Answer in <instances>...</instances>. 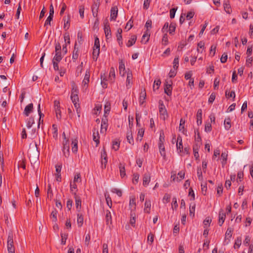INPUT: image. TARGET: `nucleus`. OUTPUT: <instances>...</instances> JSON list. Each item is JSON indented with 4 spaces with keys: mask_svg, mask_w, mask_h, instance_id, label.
Listing matches in <instances>:
<instances>
[{
    "mask_svg": "<svg viewBox=\"0 0 253 253\" xmlns=\"http://www.w3.org/2000/svg\"><path fill=\"white\" fill-rule=\"evenodd\" d=\"M107 127H108V120H107V118L102 119L100 132L103 133H105L107 130Z\"/></svg>",
    "mask_w": 253,
    "mask_h": 253,
    "instance_id": "obj_11",
    "label": "nucleus"
},
{
    "mask_svg": "<svg viewBox=\"0 0 253 253\" xmlns=\"http://www.w3.org/2000/svg\"><path fill=\"white\" fill-rule=\"evenodd\" d=\"M100 53V48L93 47L92 52V58L94 60L96 61Z\"/></svg>",
    "mask_w": 253,
    "mask_h": 253,
    "instance_id": "obj_28",
    "label": "nucleus"
},
{
    "mask_svg": "<svg viewBox=\"0 0 253 253\" xmlns=\"http://www.w3.org/2000/svg\"><path fill=\"white\" fill-rule=\"evenodd\" d=\"M52 130H53V137L54 138H56L57 137V135H58V133H57V131H58V129H57V127L56 126V125H52Z\"/></svg>",
    "mask_w": 253,
    "mask_h": 253,
    "instance_id": "obj_44",
    "label": "nucleus"
},
{
    "mask_svg": "<svg viewBox=\"0 0 253 253\" xmlns=\"http://www.w3.org/2000/svg\"><path fill=\"white\" fill-rule=\"evenodd\" d=\"M84 222V217L82 215L78 214L77 223L79 227H81Z\"/></svg>",
    "mask_w": 253,
    "mask_h": 253,
    "instance_id": "obj_41",
    "label": "nucleus"
},
{
    "mask_svg": "<svg viewBox=\"0 0 253 253\" xmlns=\"http://www.w3.org/2000/svg\"><path fill=\"white\" fill-rule=\"evenodd\" d=\"M211 221V219H210L209 217H207L203 222L205 225L204 228H206L208 226H209Z\"/></svg>",
    "mask_w": 253,
    "mask_h": 253,
    "instance_id": "obj_53",
    "label": "nucleus"
},
{
    "mask_svg": "<svg viewBox=\"0 0 253 253\" xmlns=\"http://www.w3.org/2000/svg\"><path fill=\"white\" fill-rule=\"evenodd\" d=\"M93 47L100 48L99 40L97 37L95 38L94 44Z\"/></svg>",
    "mask_w": 253,
    "mask_h": 253,
    "instance_id": "obj_62",
    "label": "nucleus"
},
{
    "mask_svg": "<svg viewBox=\"0 0 253 253\" xmlns=\"http://www.w3.org/2000/svg\"><path fill=\"white\" fill-rule=\"evenodd\" d=\"M60 62V61H57L56 60H54V59H52V64L53 65V68H54V70H55V71L59 70L58 63Z\"/></svg>",
    "mask_w": 253,
    "mask_h": 253,
    "instance_id": "obj_49",
    "label": "nucleus"
},
{
    "mask_svg": "<svg viewBox=\"0 0 253 253\" xmlns=\"http://www.w3.org/2000/svg\"><path fill=\"white\" fill-rule=\"evenodd\" d=\"M95 130L94 129L93 132V140L97 145L99 143V135L98 131L97 130L96 132H95Z\"/></svg>",
    "mask_w": 253,
    "mask_h": 253,
    "instance_id": "obj_32",
    "label": "nucleus"
},
{
    "mask_svg": "<svg viewBox=\"0 0 253 253\" xmlns=\"http://www.w3.org/2000/svg\"><path fill=\"white\" fill-rule=\"evenodd\" d=\"M159 113L160 118L164 120H165L168 116L167 111L162 102V103L159 102Z\"/></svg>",
    "mask_w": 253,
    "mask_h": 253,
    "instance_id": "obj_2",
    "label": "nucleus"
},
{
    "mask_svg": "<svg viewBox=\"0 0 253 253\" xmlns=\"http://www.w3.org/2000/svg\"><path fill=\"white\" fill-rule=\"evenodd\" d=\"M106 223L107 225H110L112 224V216L111 212L109 210L106 211L105 215Z\"/></svg>",
    "mask_w": 253,
    "mask_h": 253,
    "instance_id": "obj_16",
    "label": "nucleus"
},
{
    "mask_svg": "<svg viewBox=\"0 0 253 253\" xmlns=\"http://www.w3.org/2000/svg\"><path fill=\"white\" fill-rule=\"evenodd\" d=\"M185 121L183 119H181L180 121V124L179 126V130L181 131L183 130V133H184V125H185Z\"/></svg>",
    "mask_w": 253,
    "mask_h": 253,
    "instance_id": "obj_47",
    "label": "nucleus"
},
{
    "mask_svg": "<svg viewBox=\"0 0 253 253\" xmlns=\"http://www.w3.org/2000/svg\"><path fill=\"white\" fill-rule=\"evenodd\" d=\"M53 194L51 190V187L50 184H48L47 186V198L50 200L52 198Z\"/></svg>",
    "mask_w": 253,
    "mask_h": 253,
    "instance_id": "obj_33",
    "label": "nucleus"
},
{
    "mask_svg": "<svg viewBox=\"0 0 253 253\" xmlns=\"http://www.w3.org/2000/svg\"><path fill=\"white\" fill-rule=\"evenodd\" d=\"M160 153L164 158L166 157L165 148L164 144H159Z\"/></svg>",
    "mask_w": 253,
    "mask_h": 253,
    "instance_id": "obj_35",
    "label": "nucleus"
},
{
    "mask_svg": "<svg viewBox=\"0 0 253 253\" xmlns=\"http://www.w3.org/2000/svg\"><path fill=\"white\" fill-rule=\"evenodd\" d=\"M151 207V201L150 200H146L145 203L144 212L149 213L150 212Z\"/></svg>",
    "mask_w": 253,
    "mask_h": 253,
    "instance_id": "obj_23",
    "label": "nucleus"
},
{
    "mask_svg": "<svg viewBox=\"0 0 253 253\" xmlns=\"http://www.w3.org/2000/svg\"><path fill=\"white\" fill-rule=\"evenodd\" d=\"M227 156L228 154L227 152H224L221 153V159H222L221 163L222 167H224V166L226 164Z\"/></svg>",
    "mask_w": 253,
    "mask_h": 253,
    "instance_id": "obj_30",
    "label": "nucleus"
},
{
    "mask_svg": "<svg viewBox=\"0 0 253 253\" xmlns=\"http://www.w3.org/2000/svg\"><path fill=\"white\" fill-rule=\"evenodd\" d=\"M146 97V93L145 91V89L144 88L141 89L139 96V104L140 105H142L145 102Z\"/></svg>",
    "mask_w": 253,
    "mask_h": 253,
    "instance_id": "obj_13",
    "label": "nucleus"
},
{
    "mask_svg": "<svg viewBox=\"0 0 253 253\" xmlns=\"http://www.w3.org/2000/svg\"><path fill=\"white\" fill-rule=\"evenodd\" d=\"M77 46V43L76 42L74 46V49L73 53L72 55V59L73 60H76L78 58V52H79V49L78 47H76Z\"/></svg>",
    "mask_w": 253,
    "mask_h": 253,
    "instance_id": "obj_29",
    "label": "nucleus"
},
{
    "mask_svg": "<svg viewBox=\"0 0 253 253\" xmlns=\"http://www.w3.org/2000/svg\"><path fill=\"white\" fill-rule=\"evenodd\" d=\"M63 56L61 54V51H55V54L53 59L57 61H60L62 59Z\"/></svg>",
    "mask_w": 253,
    "mask_h": 253,
    "instance_id": "obj_36",
    "label": "nucleus"
},
{
    "mask_svg": "<svg viewBox=\"0 0 253 253\" xmlns=\"http://www.w3.org/2000/svg\"><path fill=\"white\" fill-rule=\"evenodd\" d=\"M89 78H90V72L89 70H86L85 72V74L84 77V80L83 81V84L84 85L88 84L89 82Z\"/></svg>",
    "mask_w": 253,
    "mask_h": 253,
    "instance_id": "obj_21",
    "label": "nucleus"
},
{
    "mask_svg": "<svg viewBox=\"0 0 253 253\" xmlns=\"http://www.w3.org/2000/svg\"><path fill=\"white\" fill-rule=\"evenodd\" d=\"M111 191L113 193H116L117 194V195L119 197H121L122 195V192L121 190L118 189L117 188H113L111 190Z\"/></svg>",
    "mask_w": 253,
    "mask_h": 253,
    "instance_id": "obj_59",
    "label": "nucleus"
},
{
    "mask_svg": "<svg viewBox=\"0 0 253 253\" xmlns=\"http://www.w3.org/2000/svg\"><path fill=\"white\" fill-rule=\"evenodd\" d=\"M168 43H169V41H168V35H167V33H165L163 37L162 43L164 45H167L168 44Z\"/></svg>",
    "mask_w": 253,
    "mask_h": 253,
    "instance_id": "obj_45",
    "label": "nucleus"
},
{
    "mask_svg": "<svg viewBox=\"0 0 253 253\" xmlns=\"http://www.w3.org/2000/svg\"><path fill=\"white\" fill-rule=\"evenodd\" d=\"M197 176L198 179L200 181H202L203 179L202 172L201 168H198L197 169Z\"/></svg>",
    "mask_w": 253,
    "mask_h": 253,
    "instance_id": "obj_52",
    "label": "nucleus"
},
{
    "mask_svg": "<svg viewBox=\"0 0 253 253\" xmlns=\"http://www.w3.org/2000/svg\"><path fill=\"white\" fill-rule=\"evenodd\" d=\"M224 8L225 10V11L227 13L230 14L231 12V9L230 6V4L228 3H225L224 4Z\"/></svg>",
    "mask_w": 253,
    "mask_h": 253,
    "instance_id": "obj_56",
    "label": "nucleus"
},
{
    "mask_svg": "<svg viewBox=\"0 0 253 253\" xmlns=\"http://www.w3.org/2000/svg\"><path fill=\"white\" fill-rule=\"evenodd\" d=\"M161 84V82L160 80L157 81H155L154 85H153V90H155V89H158L159 88V86Z\"/></svg>",
    "mask_w": 253,
    "mask_h": 253,
    "instance_id": "obj_51",
    "label": "nucleus"
},
{
    "mask_svg": "<svg viewBox=\"0 0 253 253\" xmlns=\"http://www.w3.org/2000/svg\"><path fill=\"white\" fill-rule=\"evenodd\" d=\"M109 78L112 83L114 82L115 78V70L113 67L110 68Z\"/></svg>",
    "mask_w": 253,
    "mask_h": 253,
    "instance_id": "obj_26",
    "label": "nucleus"
},
{
    "mask_svg": "<svg viewBox=\"0 0 253 253\" xmlns=\"http://www.w3.org/2000/svg\"><path fill=\"white\" fill-rule=\"evenodd\" d=\"M117 39L119 42V45L122 46L123 44V42L122 41V34H117L116 35Z\"/></svg>",
    "mask_w": 253,
    "mask_h": 253,
    "instance_id": "obj_60",
    "label": "nucleus"
},
{
    "mask_svg": "<svg viewBox=\"0 0 253 253\" xmlns=\"http://www.w3.org/2000/svg\"><path fill=\"white\" fill-rule=\"evenodd\" d=\"M175 24L174 23H171L169 25V34L173 35L175 30Z\"/></svg>",
    "mask_w": 253,
    "mask_h": 253,
    "instance_id": "obj_42",
    "label": "nucleus"
},
{
    "mask_svg": "<svg viewBox=\"0 0 253 253\" xmlns=\"http://www.w3.org/2000/svg\"><path fill=\"white\" fill-rule=\"evenodd\" d=\"M151 2V0H144L143 3V8L145 9H147L149 7Z\"/></svg>",
    "mask_w": 253,
    "mask_h": 253,
    "instance_id": "obj_64",
    "label": "nucleus"
},
{
    "mask_svg": "<svg viewBox=\"0 0 253 253\" xmlns=\"http://www.w3.org/2000/svg\"><path fill=\"white\" fill-rule=\"evenodd\" d=\"M53 19V17L51 16H48L46 18V20L44 23V26L47 27L48 25L50 26L51 25V21ZM46 29H47V27H46Z\"/></svg>",
    "mask_w": 253,
    "mask_h": 253,
    "instance_id": "obj_54",
    "label": "nucleus"
},
{
    "mask_svg": "<svg viewBox=\"0 0 253 253\" xmlns=\"http://www.w3.org/2000/svg\"><path fill=\"white\" fill-rule=\"evenodd\" d=\"M173 68L174 70H177L179 65V57L178 56L175 57L173 62Z\"/></svg>",
    "mask_w": 253,
    "mask_h": 253,
    "instance_id": "obj_43",
    "label": "nucleus"
},
{
    "mask_svg": "<svg viewBox=\"0 0 253 253\" xmlns=\"http://www.w3.org/2000/svg\"><path fill=\"white\" fill-rule=\"evenodd\" d=\"M197 124L198 126H200L202 123V110L201 109H199L197 113Z\"/></svg>",
    "mask_w": 253,
    "mask_h": 253,
    "instance_id": "obj_18",
    "label": "nucleus"
},
{
    "mask_svg": "<svg viewBox=\"0 0 253 253\" xmlns=\"http://www.w3.org/2000/svg\"><path fill=\"white\" fill-rule=\"evenodd\" d=\"M150 36V32L149 30H146L145 33L143 34L141 42L146 44L149 40Z\"/></svg>",
    "mask_w": 253,
    "mask_h": 253,
    "instance_id": "obj_12",
    "label": "nucleus"
},
{
    "mask_svg": "<svg viewBox=\"0 0 253 253\" xmlns=\"http://www.w3.org/2000/svg\"><path fill=\"white\" fill-rule=\"evenodd\" d=\"M129 206L131 207V208L135 209L136 207V203H135V197H131L129 201Z\"/></svg>",
    "mask_w": 253,
    "mask_h": 253,
    "instance_id": "obj_46",
    "label": "nucleus"
},
{
    "mask_svg": "<svg viewBox=\"0 0 253 253\" xmlns=\"http://www.w3.org/2000/svg\"><path fill=\"white\" fill-rule=\"evenodd\" d=\"M195 210V204H193V205L192 204L190 205L189 207V215L191 216H194V212Z\"/></svg>",
    "mask_w": 253,
    "mask_h": 253,
    "instance_id": "obj_40",
    "label": "nucleus"
},
{
    "mask_svg": "<svg viewBox=\"0 0 253 253\" xmlns=\"http://www.w3.org/2000/svg\"><path fill=\"white\" fill-rule=\"evenodd\" d=\"M75 196L76 208L77 209H81L82 204L81 199L79 196H77L76 193H75Z\"/></svg>",
    "mask_w": 253,
    "mask_h": 253,
    "instance_id": "obj_31",
    "label": "nucleus"
},
{
    "mask_svg": "<svg viewBox=\"0 0 253 253\" xmlns=\"http://www.w3.org/2000/svg\"><path fill=\"white\" fill-rule=\"evenodd\" d=\"M165 141V135L163 131H161L160 134L159 144H164Z\"/></svg>",
    "mask_w": 253,
    "mask_h": 253,
    "instance_id": "obj_50",
    "label": "nucleus"
},
{
    "mask_svg": "<svg viewBox=\"0 0 253 253\" xmlns=\"http://www.w3.org/2000/svg\"><path fill=\"white\" fill-rule=\"evenodd\" d=\"M118 8L117 6L112 7L111 9L110 19L111 20L115 21L118 15Z\"/></svg>",
    "mask_w": 253,
    "mask_h": 253,
    "instance_id": "obj_10",
    "label": "nucleus"
},
{
    "mask_svg": "<svg viewBox=\"0 0 253 253\" xmlns=\"http://www.w3.org/2000/svg\"><path fill=\"white\" fill-rule=\"evenodd\" d=\"M33 104L30 103L28 105H27L24 110V114L28 117L29 116L30 114L33 111Z\"/></svg>",
    "mask_w": 253,
    "mask_h": 253,
    "instance_id": "obj_9",
    "label": "nucleus"
},
{
    "mask_svg": "<svg viewBox=\"0 0 253 253\" xmlns=\"http://www.w3.org/2000/svg\"><path fill=\"white\" fill-rule=\"evenodd\" d=\"M172 81L171 80H166L165 83V93L168 95L170 96L172 94Z\"/></svg>",
    "mask_w": 253,
    "mask_h": 253,
    "instance_id": "obj_3",
    "label": "nucleus"
},
{
    "mask_svg": "<svg viewBox=\"0 0 253 253\" xmlns=\"http://www.w3.org/2000/svg\"><path fill=\"white\" fill-rule=\"evenodd\" d=\"M199 148V145L197 143H195L193 145V150L194 155L196 160L199 159V155L198 153Z\"/></svg>",
    "mask_w": 253,
    "mask_h": 253,
    "instance_id": "obj_24",
    "label": "nucleus"
},
{
    "mask_svg": "<svg viewBox=\"0 0 253 253\" xmlns=\"http://www.w3.org/2000/svg\"><path fill=\"white\" fill-rule=\"evenodd\" d=\"M34 119L33 117H30L29 118L27 119V126L28 128H30L32 127V125L34 124Z\"/></svg>",
    "mask_w": 253,
    "mask_h": 253,
    "instance_id": "obj_38",
    "label": "nucleus"
},
{
    "mask_svg": "<svg viewBox=\"0 0 253 253\" xmlns=\"http://www.w3.org/2000/svg\"><path fill=\"white\" fill-rule=\"evenodd\" d=\"M13 234L9 233L7 238V250L8 253H15V249L13 246Z\"/></svg>",
    "mask_w": 253,
    "mask_h": 253,
    "instance_id": "obj_1",
    "label": "nucleus"
},
{
    "mask_svg": "<svg viewBox=\"0 0 253 253\" xmlns=\"http://www.w3.org/2000/svg\"><path fill=\"white\" fill-rule=\"evenodd\" d=\"M132 83V74L131 72H128L127 73V77L126 81V86L127 88L130 87L131 84Z\"/></svg>",
    "mask_w": 253,
    "mask_h": 253,
    "instance_id": "obj_17",
    "label": "nucleus"
},
{
    "mask_svg": "<svg viewBox=\"0 0 253 253\" xmlns=\"http://www.w3.org/2000/svg\"><path fill=\"white\" fill-rule=\"evenodd\" d=\"M71 99L75 106V107L76 108L77 113H79V109L80 107V104L79 103V98L78 95H76L75 96L72 97H71Z\"/></svg>",
    "mask_w": 253,
    "mask_h": 253,
    "instance_id": "obj_14",
    "label": "nucleus"
},
{
    "mask_svg": "<svg viewBox=\"0 0 253 253\" xmlns=\"http://www.w3.org/2000/svg\"><path fill=\"white\" fill-rule=\"evenodd\" d=\"M139 177V175L138 173H136L133 174V178L132 182L134 184H136L138 182Z\"/></svg>",
    "mask_w": 253,
    "mask_h": 253,
    "instance_id": "obj_63",
    "label": "nucleus"
},
{
    "mask_svg": "<svg viewBox=\"0 0 253 253\" xmlns=\"http://www.w3.org/2000/svg\"><path fill=\"white\" fill-rule=\"evenodd\" d=\"M233 229L230 227L227 228V231L225 233V237L224 239V242H226L227 240H229V239L231 238Z\"/></svg>",
    "mask_w": 253,
    "mask_h": 253,
    "instance_id": "obj_20",
    "label": "nucleus"
},
{
    "mask_svg": "<svg viewBox=\"0 0 253 253\" xmlns=\"http://www.w3.org/2000/svg\"><path fill=\"white\" fill-rule=\"evenodd\" d=\"M119 170L120 173V176L122 178H123L126 175V169L125 167V164L120 163L119 164Z\"/></svg>",
    "mask_w": 253,
    "mask_h": 253,
    "instance_id": "obj_25",
    "label": "nucleus"
},
{
    "mask_svg": "<svg viewBox=\"0 0 253 253\" xmlns=\"http://www.w3.org/2000/svg\"><path fill=\"white\" fill-rule=\"evenodd\" d=\"M57 211L56 209H54L51 213L50 214V217H52L53 219L52 220V221L55 222L57 220Z\"/></svg>",
    "mask_w": 253,
    "mask_h": 253,
    "instance_id": "obj_48",
    "label": "nucleus"
},
{
    "mask_svg": "<svg viewBox=\"0 0 253 253\" xmlns=\"http://www.w3.org/2000/svg\"><path fill=\"white\" fill-rule=\"evenodd\" d=\"M101 163L102 165L101 167L102 169H104L106 168V165L108 162L107 155L104 148H103L102 152H101Z\"/></svg>",
    "mask_w": 253,
    "mask_h": 253,
    "instance_id": "obj_4",
    "label": "nucleus"
},
{
    "mask_svg": "<svg viewBox=\"0 0 253 253\" xmlns=\"http://www.w3.org/2000/svg\"><path fill=\"white\" fill-rule=\"evenodd\" d=\"M104 30L105 36L108 38L109 36H111V31L110 27V24L107 19H105L104 21Z\"/></svg>",
    "mask_w": 253,
    "mask_h": 253,
    "instance_id": "obj_6",
    "label": "nucleus"
},
{
    "mask_svg": "<svg viewBox=\"0 0 253 253\" xmlns=\"http://www.w3.org/2000/svg\"><path fill=\"white\" fill-rule=\"evenodd\" d=\"M84 7L83 5H80L79 6V13L80 17L82 18H83L84 17Z\"/></svg>",
    "mask_w": 253,
    "mask_h": 253,
    "instance_id": "obj_57",
    "label": "nucleus"
},
{
    "mask_svg": "<svg viewBox=\"0 0 253 253\" xmlns=\"http://www.w3.org/2000/svg\"><path fill=\"white\" fill-rule=\"evenodd\" d=\"M151 179V174L149 172L145 173L143 176V185L144 186L148 185Z\"/></svg>",
    "mask_w": 253,
    "mask_h": 253,
    "instance_id": "obj_8",
    "label": "nucleus"
},
{
    "mask_svg": "<svg viewBox=\"0 0 253 253\" xmlns=\"http://www.w3.org/2000/svg\"><path fill=\"white\" fill-rule=\"evenodd\" d=\"M224 127L226 130H229L231 126V119L229 117L226 118L224 121Z\"/></svg>",
    "mask_w": 253,
    "mask_h": 253,
    "instance_id": "obj_27",
    "label": "nucleus"
},
{
    "mask_svg": "<svg viewBox=\"0 0 253 253\" xmlns=\"http://www.w3.org/2000/svg\"><path fill=\"white\" fill-rule=\"evenodd\" d=\"M63 20L64 21V28L65 30H68L70 27V15L68 14L66 17H64L63 18Z\"/></svg>",
    "mask_w": 253,
    "mask_h": 253,
    "instance_id": "obj_19",
    "label": "nucleus"
},
{
    "mask_svg": "<svg viewBox=\"0 0 253 253\" xmlns=\"http://www.w3.org/2000/svg\"><path fill=\"white\" fill-rule=\"evenodd\" d=\"M120 147V143L117 141H113L112 144V148L115 151H117L119 149Z\"/></svg>",
    "mask_w": 253,
    "mask_h": 253,
    "instance_id": "obj_61",
    "label": "nucleus"
},
{
    "mask_svg": "<svg viewBox=\"0 0 253 253\" xmlns=\"http://www.w3.org/2000/svg\"><path fill=\"white\" fill-rule=\"evenodd\" d=\"M72 151L73 153H76L78 151V141L76 139L72 141Z\"/></svg>",
    "mask_w": 253,
    "mask_h": 253,
    "instance_id": "obj_34",
    "label": "nucleus"
},
{
    "mask_svg": "<svg viewBox=\"0 0 253 253\" xmlns=\"http://www.w3.org/2000/svg\"><path fill=\"white\" fill-rule=\"evenodd\" d=\"M170 195L166 193L165 194L164 197H163V202L164 203H168L170 201Z\"/></svg>",
    "mask_w": 253,
    "mask_h": 253,
    "instance_id": "obj_58",
    "label": "nucleus"
},
{
    "mask_svg": "<svg viewBox=\"0 0 253 253\" xmlns=\"http://www.w3.org/2000/svg\"><path fill=\"white\" fill-rule=\"evenodd\" d=\"M137 37L136 35H132L130 39L126 43L127 47H130L133 45L136 42Z\"/></svg>",
    "mask_w": 253,
    "mask_h": 253,
    "instance_id": "obj_22",
    "label": "nucleus"
},
{
    "mask_svg": "<svg viewBox=\"0 0 253 253\" xmlns=\"http://www.w3.org/2000/svg\"><path fill=\"white\" fill-rule=\"evenodd\" d=\"M98 1L94 2L93 4L91 6V10L93 16L95 17L97 16L98 10L99 7V0H97Z\"/></svg>",
    "mask_w": 253,
    "mask_h": 253,
    "instance_id": "obj_7",
    "label": "nucleus"
},
{
    "mask_svg": "<svg viewBox=\"0 0 253 253\" xmlns=\"http://www.w3.org/2000/svg\"><path fill=\"white\" fill-rule=\"evenodd\" d=\"M63 153L65 157H69L70 154L69 151V142L68 140L63 141Z\"/></svg>",
    "mask_w": 253,
    "mask_h": 253,
    "instance_id": "obj_5",
    "label": "nucleus"
},
{
    "mask_svg": "<svg viewBox=\"0 0 253 253\" xmlns=\"http://www.w3.org/2000/svg\"><path fill=\"white\" fill-rule=\"evenodd\" d=\"M211 130V125L210 123H207L205 126V131L206 132H210Z\"/></svg>",
    "mask_w": 253,
    "mask_h": 253,
    "instance_id": "obj_55",
    "label": "nucleus"
},
{
    "mask_svg": "<svg viewBox=\"0 0 253 253\" xmlns=\"http://www.w3.org/2000/svg\"><path fill=\"white\" fill-rule=\"evenodd\" d=\"M226 214L225 213L223 212L222 210H221L219 212V219H218V224L219 226H222L223 223L224 222L225 219Z\"/></svg>",
    "mask_w": 253,
    "mask_h": 253,
    "instance_id": "obj_15",
    "label": "nucleus"
},
{
    "mask_svg": "<svg viewBox=\"0 0 253 253\" xmlns=\"http://www.w3.org/2000/svg\"><path fill=\"white\" fill-rule=\"evenodd\" d=\"M101 85L103 88H107V84L106 83L107 80L105 79V74L103 75H101Z\"/></svg>",
    "mask_w": 253,
    "mask_h": 253,
    "instance_id": "obj_39",
    "label": "nucleus"
},
{
    "mask_svg": "<svg viewBox=\"0 0 253 253\" xmlns=\"http://www.w3.org/2000/svg\"><path fill=\"white\" fill-rule=\"evenodd\" d=\"M126 138L129 144H133V138L132 136V134L131 131H128L126 134Z\"/></svg>",
    "mask_w": 253,
    "mask_h": 253,
    "instance_id": "obj_37",
    "label": "nucleus"
}]
</instances>
